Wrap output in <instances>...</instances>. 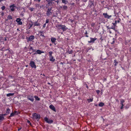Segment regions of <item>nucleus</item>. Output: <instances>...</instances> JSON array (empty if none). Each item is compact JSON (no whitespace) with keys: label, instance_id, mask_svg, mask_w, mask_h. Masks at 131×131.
I'll return each mask as SVG.
<instances>
[{"label":"nucleus","instance_id":"obj_12","mask_svg":"<svg viewBox=\"0 0 131 131\" xmlns=\"http://www.w3.org/2000/svg\"><path fill=\"white\" fill-rule=\"evenodd\" d=\"M121 101V104L122 105V106L121 107V109H122L123 108V106H124V105L123 104L125 102V101L123 99H121L120 100Z\"/></svg>","mask_w":131,"mask_h":131},{"label":"nucleus","instance_id":"obj_51","mask_svg":"<svg viewBox=\"0 0 131 131\" xmlns=\"http://www.w3.org/2000/svg\"><path fill=\"white\" fill-rule=\"evenodd\" d=\"M46 8H48V6L47 5L46 6Z\"/></svg>","mask_w":131,"mask_h":131},{"label":"nucleus","instance_id":"obj_28","mask_svg":"<svg viewBox=\"0 0 131 131\" xmlns=\"http://www.w3.org/2000/svg\"><path fill=\"white\" fill-rule=\"evenodd\" d=\"M67 8V6H63V9L64 10H66Z\"/></svg>","mask_w":131,"mask_h":131},{"label":"nucleus","instance_id":"obj_19","mask_svg":"<svg viewBox=\"0 0 131 131\" xmlns=\"http://www.w3.org/2000/svg\"><path fill=\"white\" fill-rule=\"evenodd\" d=\"M56 40V39L55 38L52 37L51 38V41L52 43H54Z\"/></svg>","mask_w":131,"mask_h":131},{"label":"nucleus","instance_id":"obj_41","mask_svg":"<svg viewBox=\"0 0 131 131\" xmlns=\"http://www.w3.org/2000/svg\"><path fill=\"white\" fill-rule=\"evenodd\" d=\"M46 24L45 23L44 24L43 26V28H45L46 27Z\"/></svg>","mask_w":131,"mask_h":131},{"label":"nucleus","instance_id":"obj_14","mask_svg":"<svg viewBox=\"0 0 131 131\" xmlns=\"http://www.w3.org/2000/svg\"><path fill=\"white\" fill-rule=\"evenodd\" d=\"M27 99L32 102H33L34 101L33 96L32 95L29 96L27 97Z\"/></svg>","mask_w":131,"mask_h":131},{"label":"nucleus","instance_id":"obj_27","mask_svg":"<svg viewBox=\"0 0 131 131\" xmlns=\"http://www.w3.org/2000/svg\"><path fill=\"white\" fill-rule=\"evenodd\" d=\"M87 101L89 103L92 102L93 101V99H88L87 100Z\"/></svg>","mask_w":131,"mask_h":131},{"label":"nucleus","instance_id":"obj_56","mask_svg":"<svg viewBox=\"0 0 131 131\" xmlns=\"http://www.w3.org/2000/svg\"><path fill=\"white\" fill-rule=\"evenodd\" d=\"M17 30H18V31H19L18 28H17Z\"/></svg>","mask_w":131,"mask_h":131},{"label":"nucleus","instance_id":"obj_8","mask_svg":"<svg viewBox=\"0 0 131 131\" xmlns=\"http://www.w3.org/2000/svg\"><path fill=\"white\" fill-rule=\"evenodd\" d=\"M52 9V8H48L46 13V14L48 16L50 15L52 13L51 11Z\"/></svg>","mask_w":131,"mask_h":131},{"label":"nucleus","instance_id":"obj_22","mask_svg":"<svg viewBox=\"0 0 131 131\" xmlns=\"http://www.w3.org/2000/svg\"><path fill=\"white\" fill-rule=\"evenodd\" d=\"M7 18V20H11L12 19V17L10 15H9L8 16Z\"/></svg>","mask_w":131,"mask_h":131},{"label":"nucleus","instance_id":"obj_32","mask_svg":"<svg viewBox=\"0 0 131 131\" xmlns=\"http://www.w3.org/2000/svg\"><path fill=\"white\" fill-rule=\"evenodd\" d=\"M1 8L2 10H4L5 9V7L4 6H3L1 7Z\"/></svg>","mask_w":131,"mask_h":131},{"label":"nucleus","instance_id":"obj_36","mask_svg":"<svg viewBox=\"0 0 131 131\" xmlns=\"http://www.w3.org/2000/svg\"><path fill=\"white\" fill-rule=\"evenodd\" d=\"M49 19H47L46 20V22L45 23L47 24L48 23H49Z\"/></svg>","mask_w":131,"mask_h":131},{"label":"nucleus","instance_id":"obj_6","mask_svg":"<svg viewBox=\"0 0 131 131\" xmlns=\"http://www.w3.org/2000/svg\"><path fill=\"white\" fill-rule=\"evenodd\" d=\"M29 64L32 68H36V66L34 62L32 61H30Z\"/></svg>","mask_w":131,"mask_h":131},{"label":"nucleus","instance_id":"obj_2","mask_svg":"<svg viewBox=\"0 0 131 131\" xmlns=\"http://www.w3.org/2000/svg\"><path fill=\"white\" fill-rule=\"evenodd\" d=\"M32 116L34 118L36 119H39L40 117V115L39 114H37L36 113H34L32 114Z\"/></svg>","mask_w":131,"mask_h":131},{"label":"nucleus","instance_id":"obj_48","mask_svg":"<svg viewBox=\"0 0 131 131\" xmlns=\"http://www.w3.org/2000/svg\"><path fill=\"white\" fill-rule=\"evenodd\" d=\"M86 88L87 89H88V88H89L88 86V85H86Z\"/></svg>","mask_w":131,"mask_h":131},{"label":"nucleus","instance_id":"obj_15","mask_svg":"<svg viewBox=\"0 0 131 131\" xmlns=\"http://www.w3.org/2000/svg\"><path fill=\"white\" fill-rule=\"evenodd\" d=\"M49 108L52 110L56 112V110L55 107L52 105H50L49 106Z\"/></svg>","mask_w":131,"mask_h":131},{"label":"nucleus","instance_id":"obj_54","mask_svg":"<svg viewBox=\"0 0 131 131\" xmlns=\"http://www.w3.org/2000/svg\"><path fill=\"white\" fill-rule=\"evenodd\" d=\"M21 128H19L18 129V131H19V130H20L21 129Z\"/></svg>","mask_w":131,"mask_h":131},{"label":"nucleus","instance_id":"obj_55","mask_svg":"<svg viewBox=\"0 0 131 131\" xmlns=\"http://www.w3.org/2000/svg\"><path fill=\"white\" fill-rule=\"evenodd\" d=\"M48 84H49V85H50L51 84L50 83H49V82L48 83Z\"/></svg>","mask_w":131,"mask_h":131},{"label":"nucleus","instance_id":"obj_5","mask_svg":"<svg viewBox=\"0 0 131 131\" xmlns=\"http://www.w3.org/2000/svg\"><path fill=\"white\" fill-rule=\"evenodd\" d=\"M44 120L46 122L49 124H51L53 123V121L52 119H49L47 117H45L44 118Z\"/></svg>","mask_w":131,"mask_h":131},{"label":"nucleus","instance_id":"obj_23","mask_svg":"<svg viewBox=\"0 0 131 131\" xmlns=\"http://www.w3.org/2000/svg\"><path fill=\"white\" fill-rule=\"evenodd\" d=\"M114 63H115L114 65L115 66H116L117 65L118 63V62L116 60H114Z\"/></svg>","mask_w":131,"mask_h":131},{"label":"nucleus","instance_id":"obj_50","mask_svg":"<svg viewBox=\"0 0 131 131\" xmlns=\"http://www.w3.org/2000/svg\"><path fill=\"white\" fill-rule=\"evenodd\" d=\"M88 34V33H87V31H85V34Z\"/></svg>","mask_w":131,"mask_h":131},{"label":"nucleus","instance_id":"obj_61","mask_svg":"<svg viewBox=\"0 0 131 131\" xmlns=\"http://www.w3.org/2000/svg\"><path fill=\"white\" fill-rule=\"evenodd\" d=\"M110 32V34H111V33H112L111 31H110V32Z\"/></svg>","mask_w":131,"mask_h":131},{"label":"nucleus","instance_id":"obj_40","mask_svg":"<svg viewBox=\"0 0 131 131\" xmlns=\"http://www.w3.org/2000/svg\"><path fill=\"white\" fill-rule=\"evenodd\" d=\"M95 25V24L94 23H92L91 24V26L93 27Z\"/></svg>","mask_w":131,"mask_h":131},{"label":"nucleus","instance_id":"obj_21","mask_svg":"<svg viewBox=\"0 0 131 131\" xmlns=\"http://www.w3.org/2000/svg\"><path fill=\"white\" fill-rule=\"evenodd\" d=\"M104 105V103L102 102L100 103L99 104V106L100 107L103 106Z\"/></svg>","mask_w":131,"mask_h":131},{"label":"nucleus","instance_id":"obj_13","mask_svg":"<svg viewBox=\"0 0 131 131\" xmlns=\"http://www.w3.org/2000/svg\"><path fill=\"white\" fill-rule=\"evenodd\" d=\"M44 52L41 51V50H37L36 52L35 53H34V54H40L41 53H44Z\"/></svg>","mask_w":131,"mask_h":131},{"label":"nucleus","instance_id":"obj_46","mask_svg":"<svg viewBox=\"0 0 131 131\" xmlns=\"http://www.w3.org/2000/svg\"><path fill=\"white\" fill-rule=\"evenodd\" d=\"M35 1H38L39 2H40L41 1V0H34Z\"/></svg>","mask_w":131,"mask_h":131},{"label":"nucleus","instance_id":"obj_17","mask_svg":"<svg viewBox=\"0 0 131 131\" xmlns=\"http://www.w3.org/2000/svg\"><path fill=\"white\" fill-rule=\"evenodd\" d=\"M4 119L3 116V115L0 114V122L2 121Z\"/></svg>","mask_w":131,"mask_h":131},{"label":"nucleus","instance_id":"obj_26","mask_svg":"<svg viewBox=\"0 0 131 131\" xmlns=\"http://www.w3.org/2000/svg\"><path fill=\"white\" fill-rule=\"evenodd\" d=\"M49 57H51L52 56V54L53 53V52L52 51H50L49 52Z\"/></svg>","mask_w":131,"mask_h":131},{"label":"nucleus","instance_id":"obj_52","mask_svg":"<svg viewBox=\"0 0 131 131\" xmlns=\"http://www.w3.org/2000/svg\"><path fill=\"white\" fill-rule=\"evenodd\" d=\"M6 0H0V2H1L2 1H5Z\"/></svg>","mask_w":131,"mask_h":131},{"label":"nucleus","instance_id":"obj_20","mask_svg":"<svg viewBox=\"0 0 131 131\" xmlns=\"http://www.w3.org/2000/svg\"><path fill=\"white\" fill-rule=\"evenodd\" d=\"M14 93H9L6 94V96L7 97H9L11 96L14 95Z\"/></svg>","mask_w":131,"mask_h":131},{"label":"nucleus","instance_id":"obj_64","mask_svg":"<svg viewBox=\"0 0 131 131\" xmlns=\"http://www.w3.org/2000/svg\"><path fill=\"white\" fill-rule=\"evenodd\" d=\"M28 66V65H26V67H27Z\"/></svg>","mask_w":131,"mask_h":131},{"label":"nucleus","instance_id":"obj_7","mask_svg":"<svg viewBox=\"0 0 131 131\" xmlns=\"http://www.w3.org/2000/svg\"><path fill=\"white\" fill-rule=\"evenodd\" d=\"M90 40L88 41V42L89 43H94L95 41L97 39V38L95 37L94 38L90 37Z\"/></svg>","mask_w":131,"mask_h":131},{"label":"nucleus","instance_id":"obj_37","mask_svg":"<svg viewBox=\"0 0 131 131\" xmlns=\"http://www.w3.org/2000/svg\"><path fill=\"white\" fill-rule=\"evenodd\" d=\"M96 92L97 94H99L100 93V91L99 90H97L96 91Z\"/></svg>","mask_w":131,"mask_h":131},{"label":"nucleus","instance_id":"obj_43","mask_svg":"<svg viewBox=\"0 0 131 131\" xmlns=\"http://www.w3.org/2000/svg\"><path fill=\"white\" fill-rule=\"evenodd\" d=\"M123 58H124V57H122V58H120V60H121V61H122L123 60Z\"/></svg>","mask_w":131,"mask_h":131},{"label":"nucleus","instance_id":"obj_10","mask_svg":"<svg viewBox=\"0 0 131 131\" xmlns=\"http://www.w3.org/2000/svg\"><path fill=\"white\" fill-rule=\"evenodd\" d=\"M46 1L48 2V4L51 5L54 4V2H55V0H46Z\"/></svg>","mask_w":131,"mask_h":131},{"label":"nucleus","instance_id":"obj_45","mask_svg":"<svg viewBox=\"0 0 131 131\" xmlns=\"http://www.w3.org/2000/svg\"><path fill=\"white\" fill-rule=\"evenodd\" d=\"M56 2L58 4V2H59V1L58 0H57V1H56L55 0V1L54 2Z\"/></svg>","mask_w":131,"mask_h":131},{"label":"nucleus","instance_id":"obj_42","mask_svg":"<svg viewBox=\"0 0 131 131\" xmlns=\"http://www.w3.org/2000/svg\"><path fill=\"white\" fill-rule=\"evenodd\" d=\"M121 19L120 18H119L118 20L117 21V22L118 23H119L121 21Z\"/></svg>","mask_w":131,"mask_h":131},{"label":"nucleus","instance_id":"obj_30","mask_svg":"<svg viewBox=\"0 0 131 131\" xmlns=\"http://www.w3.org/2000/svg\"><path fill=\"white\" fill-rule=\"evenodd\" d=\"M117 21L116 20L115 21V22L114 23H112V24L113 25V26H115L117 24Z\"/></svg>","mask_w":131,"mask_h":131},{"label":"nucleus","instance_id":"obj_53","mask_svg":"<svg viewBox=\"0 0 131 131\" xmlns=\"http://www.w3.org/2000/svg\"><path fill=\"white\" fill-rule=\"evenodd\" d=\"M33 50V52H34V51H35V49H33V50Z\"/></svg>","mask_w":131,"mask_h":131},{"label":"nucleus","instance_id":"obj_1","mask_svg":"<svg viewBox=\"0 0 131 131\" xmlns=\"http://www.w3.org/2000/svg\"><path fill=\"white\" fill-rule=\"evenodd\" d=\"M56 27L58 31L60 29H62L63 31H64L68 29V28L64 25L57 24L56 25Z\"/></svg>","mask_w":131,"mask_h":131},{"label":"nucleus","instance_id":"obj_63","mask_svg":"<svg viewBox=\"0 0 131 131\" xmlns=\"http://www.w3.org/2000/svg\"><path fill=\"white\" fill-rule=\"evenodd\" d=\"M42 75H43V76H45V74H42Z\"/></svg>","mask_w":131,"mask_h":131},{"label":"nucleus","instance_id":"obj_18","mask_svg":"<svg viewBox=\"0 0 131 131\" xmlns=\"http://www.w3.org/2000/svg\"><path fill=\"white\" fill-rule=\"evenodd\" d=\"M50 61L54 62L55 61V59L53 58V56L50 57Z\"/></svg>","mask_w":131,"mask_h":131},{"label":"nucleus","instance_id":"obj_59","mask_svg":"<svg viewBox=\"0 0 131 131\" xmlns=\"http://www.w3.org/2000/svg\"><path fill=\"white\" fill-rule=\"evenodd\" d=\"M28 123H30V122L29 121H28Z\"/></svg>","mask_w":131,"mask_h":131},{"label":"nucleus","instance_id":"obj_4","mask_svg":"<svg viewBox=\"0 0 131 131\" xmlns=\"http://www.w3.org/2000/svg\"><path fill=\"white\" fill-rule=\"evenodd\" d=\"M35 36L33 35H31L29 37H27L26 39L27 42L28 41H31L32 40H33L35 39Z\"/></svg>","mask_w":131,"mask_h":131},{"label":"nucleus","instance_id":"obj_34","mask_svg":"<svg viewBox=\"0 0 131 131\" xmlns=\"http://www.w3.org/2000/svg\"><path fill=\"white\" fill-rule=\"evenodd\" d=\"M10 110L9 108H8L7 110L6 113L7 114H8L9 113Z\"/></svg>","mask_w":131,"mask_h":131},{"label":"nucleus","instance_id":"obj_49","mask_svg":"<svg viewBox=\"0 0 131 131\" xmlns=\"http://www.w3.org/2000/svg\"><path fill=\"white\" fill-rule=\"evenodd\" d=\"M17 112V111H15L14 112V113L15 114V115L16 114V113Z\"/></svg>","mask_w":131,"mask_h":131},{"label":"nucleus","instance_id":"obj_60","mask_svg":"<svg viewBox=\"0 0 131 131\" xmlns=\"http://www.w3.org/2000/svg\"><path fill=\"white\" fill-rule=\"evenodd\" d=\"M114 41H113V43H111V44H113V43H114Z\"/></svg>","mask_w":131,"mask_h":131},{"label":"nucleus","instance_id":"obj_25","mask_svg":"<svg viewBox=\"0 0 131 131\" xmlns=\"http://www.w3.org/2000/svg\"><path fill=\"white\" fill-rule=\"evenodd\" d=\"M62 1V3L66 4L68 2V1L66 0H61Z\"/></svg>","mask_w":131,"mask_h":131},{"label":"nucleus","instance_id":"obj_58","mask_svg":"<svg viewBox=\"0 0 131 131\" xmlns=\"http://www.w3.org/2000/svg\"><path fill=\"white\" fill-rule=\"evenodd\" d=\"M85 36L86 37H88V36L87 35H86Z\"/></svg>","mask_w":131,"mask_h":131},{"label":"nucleus","instance_id":"obj_29","mask_svg":"<svg viewBox=\"0 0 131 131\" xmlns=\"http://www.w3.org/2000/svg\"><path fill=\"white\" fill-rule=\"evenodd\" d=\"M115 26H112V27L110 28L114 30H115Z\"/></svg>","mask_w":131,"mask_h":131},{"label":"nucleus","instance_id":"obj_47","mask_svg":"<svg viewBox=\"0 0 131 131\" xmlns=\"http://www.w3.org/2000/svg\"><path fill=\"white\" fill-rule=\"evenodd\" d=\"M4 14L3 12H2L1 13V15L2 16H3L4 15Z\"/></svg>","mask_w":131,"mask_h":131},{"label":"nucleus","instance_id":"obj_38","mask_svg":"<svg viewBox=\"0 0 131 131\" xmlns=\"http://www.w3.org/2000/svg\"><path fill=\"white\" fill-rule=\"evenodd\" d=\"M72 51H73L72 50H70V51H69L68 52L70 54H71L72 53Z\"/></svg>","mask_w":131,"mask_h":131},{"label":"nucleus","instance_id":"obj_9","mask_svg":"<svg viewBox=\"0 0 131 131\" xmlns=\"http://www.w3.org/2000/svg\"><path fill=\"white\" fill-rule=\"evenodd\" d=\"M103 15L104 16L105 18H107L108 19H110L112 17V15H108L107 13H103Z\"/></svg>","mask_w":131,"mask_h":131},{"label":"nucleus","instance_id":"obj_24","mask_svg":"<svg viewBox=\"0 0 131 131\" xmlns=\"http://www.w3.org/2000/svg\"><path fill=\"white\" fill-rule=\"evenodd\" d=\"M34 97L35 98L36 100L39 101L40 100V98H39L37 96H35Z\"/></svg>","mask_w":131,"mask_h":131},{"label":"nucleus","instance_id":"obj_39","mask_svg":"<svg viewBox=\"0 0 131 131\" xmlns=\"http://www.w3.org/2000/svg\"><path fill=\"white\" fill-rule=\"evenodd\" d=\"M29 25H30L29 28V29L32 27V25H33V24H29Z\"/></svg>","mask_w":131,"mask_h":131},{"label":"nucleus","instance_id":"obj_3","mask_svg":"<svg viewBox=\"0 0 131 131\" xmlns=\"http://www.w3.org/2000/svg\"><path fill=\"white\" fill-rule=\"evenodd\" d=\"M9 7L10 8L9 11L13 12L15 10L16 7L15 4H13L10 5Z\"/></svg>","mask_w":131,"mask_h":131},{"label":"nucleus","instance_id":"obj_16","mask_svg":"<svg viewBox=\"0 0 131 131\" xmlns=\"http://www.w3.org/2000/svg\"><path fill=\"white\" fill-rule=\"evenodd\" d=\"M40 25V24L38 23L37 21H36L34 23V26H39Z\"/></svg>","mask_w":131,"mask_h":131},{"label":"nucleus","instance_id":"obj_11","mask_svg":"<svg viewBox=\"0 0 131 131\" xmlns=\"http://www.w3.org/2000/svg\"><path fill=\"white\" fill-rule=\"evenodd\" d=\"M21 21V19L19 18H17L16 20V21L17 22L18 24L19 25H21L22 24V23Z\"/></svg>","mask_w":131,"mask_h":131},{"label":"nucleus","instance_id":"obj_57","mask_svg":"<svg viewBox=\"0 0 131 131\" xmlns=\"http://www.w3.org/2000/svg\"><path fill=\"white\" fill-rule=\"evenodd\" d=\"M27 48L26 47H25L24 48V49H27Z\"/></svg>","mask_w":131,"mask_h":131},{"label":"nucleus","instance_id":"obj_31","mask_svg":"<svg viewBox=\"0 0 131 131\" xmlns=\"http://www.w3.org/2000/svg\"><path fill=\"white\" fill-rule=\"evenodd\" d=\"M15 115V114L14 113H12L10 115V117H12L14 116Z\"/></svg>","mask_w":131,"mask_h":131},{"label":"nucleus","instance_id":"obj_33","mask_svg":"<svg viewBox=\"0 0 131 131\" xmlns=\"http://www.w3.org/2000/svg\"><path fill=\"white\" fill-rule=\"evenodd\" d=\"M34 8L32 7L29 8V9L30 10L31 12H32L34 10Z\"/></svg>","mask_w":131,"mask_h":131},{"label":"nucleus","instance_id":"obj_62","mask_svg":"<svg viewBox=\"0 0 131 131\" xmlns=\"http://www.w3.org/2000/svg\"><path fill=\"white\" fill-rule=\"evenodd\" d=\"M52 45V44H50V46H51Z\"/></svg>","mask_w":131,"mask_h":131},{"label":"nucleus","instance_id":"obj_35","mask_svg":"<svg viewBox=\"0 0 131 131\" xmlns=\"http://www.w3.org/2000/svg\"><path fill=\"white\" fill-rule=\"evenodd\" d=\"M40 8H42L43 9L44 8V6L43 5H41L40 6Z\"/></svg>","mask_w":131,"mask_h":131},{"label":"nucleus","instance_id":"obj_44","mask_svg":"<svg viewBox=\"0 0 131 131\" xmlns=\"http://www.w3.org/2000/svg\"><path fill=\"white\" fill-rule=\"evenodd\" d=\"M33 47L31 46H30V49L32 50H33Z\"/></svg>","mask_w":131,"mask_h":131}]
</instances>
